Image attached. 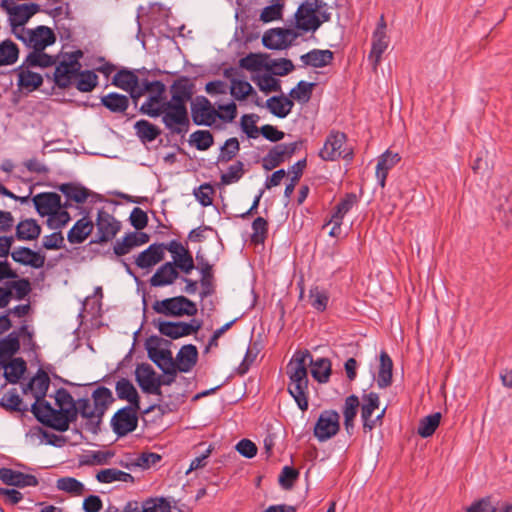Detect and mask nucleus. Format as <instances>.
I'll use <instances>...</instances> for the list:
<instances>
[{
	"instance_id": "6",
	"label": "nucleus",
	"mask_w": 512,
	"mask_h": 512,
	"mask_svg": "<svg viewBox=\"0 0 512 512\" xmlns=\"http://www.w3.org/2000/svg\"><path fill=\"white\" fill-rule=\"evenodd\" d=\"M152 308L158 314L172 317L185 315L192 317L197 314L196 304L185 296L157 300L153 303Z\"/></svg>"
},
{
	"instance_id": "37",
	"label": "nucleus",
	"mask_w": 512,
	"mask_h": 512,
	"mask_svg": "<svg viewBox=\"0 0 512 512\" xmlns=\"http://www.w3.org/2000/svg\"><path fill=\"white\" fill-rule=\"evenodd\" d=\"M57 62V56L49 55L45 52V50H36L30 51L22 63H24L25 66H28L30 68H48L56 65Z\"/></svg>"
},
{
	"instance_id": "56",
	"label": "nucleus",
	"mask_w": 512,
	"mask_h": 512,
	"mask_svg": "<svg viewBox=\"0 0 512 512\" xmlns=\"http://www.w3.org/2000/svg\"><path fill=\"white\" fill-rule=\"evenodd\" d=\"M240 151V144L236 137L229 138L220 148L217 157V163H227L231 161Z\"/></svg>"
},
{
	"instance_id": "17",
	"label": "nucleus",
	"mask_w": 512,
	"mask_h": 512,
	"mask_svg": "<svg viewBox=\"0 0 512 512\" xmlns=\"http://www.w3.org/2000/svg\"><path fill=\"white\" fill-rule=\"evenodd\" d=\"M135 377L143 392L157 396L162 395V391L159 389V381H157V374L150 364L138 365Z\"/></svg>"
},
{
	"instance_id": "11",
	"label": "nucleus",
	"mask_w": 512,
	"mask_h": 512,
	"mask_svg": "<svg viewBox=\"0 0 512 512\" xmlns=\"http://www.w3.org/2000/svg\"><path fill=\"white\" fill-rule=\"evenodd\" d=\"M340 415L335 410L323 411L314 427V435L320 441L324 442L337 434L340 428Z\"/></svg>"
},
{
	"instance_id": "57",
	"label": "nucleus",
	"mask_w": 512,
	"mask_h": 512,
	"mask_svg": "<svg viewBox=\"0 0 512 512\" xmlns=\"http://www.w3.org/2000/svg\"><path fill=\"white\" fill-rule=\"evenodd\" d=\"M6 287H9L14 299L23 300L31 292L30 281L26 278H21L14 281H8L5 283Z\"/></svg>"
},
{
	"instance_id": "35",
	"label": "nucleus",
	"mask_w": 512,
	"mask_h": 512,
	"mask_svg": "<svg viewBox=\"0 0 512 512\" xmlns=\"http://www.w3.org/2000/svg\"><path fill=\"white\" fill-rule=\"evenodd\" d=\"M389 37L387 34L373 33L372 35V47L368 55V59L371 62L373 69H377L381 62L383 53L389 46Z\"/></svg>"
},
{
	"instance_id": "47",
	"label": "nucleus",
	"mask_w": 512,
	"mask_h": 512,
	"mask_svg": "<svg viewBox=\"0 0 512 512\" xmlns=\"http://www.w3.org/2000/svg\"><path fill=\"white\" fill-rule=\"evenodd\" d=\"M134 128L143 142H152L161 134V130L156 125L144 119L138 120Z\"/></svg>"
},
{
	"instance_id": "40",
	"label": "nucleus",
	"mask_w": 512,
	"mask_h": 512,
	"mask_svg": "<svg viewBox=\"0 0 512 512\" xmlns=\"http://www.w3.org/2000/svg\"><path fill=\"white\" fill-rule=\"evenodd\" d=\"M311 366V375L319 383H325L329 380L331 374V362L328 358H317L308 361V366Z\"/></svg>"
},
{
	"instance_id": "33",
	"label": "nucleus",
	"mask_w": 512,
	"mask_h": 512,
	"mask_svg": "<svg viewBox=\"0 0 512 512\" xmlns=\"http://www.w3.org/2000/svg\"><path fill=\"white\" fill-rule=\"evenodd\" d=\"M400 159L401 157L398 153H393L389 150L381 155L376 166V177L381 187L385 186L388 171L392 169Z\"/></svg>"
},
{
	"instance_id": "14",
	"label": "nucleus",
	"mask_w": 512,
	"mask_h": 512,
	"mask_svg": "<svg viewBox=\"0 0 512 512\" xmlns=\"http://www.w3.org/2000/svg\"><path fill=\"white\" fill-rule=\"evenodd\" d=\"M295 21L296 27L305 32H315L323 23L309 0L298 7Z\"/></svg>"
},
{
	"instance_id": "2",
	"label": "nucleus",
	"mask_w": 512,
	"mask_h": 512,
	"mask_svg": "<svg viewBox=\"0 0 512 512\" xmlns=\"http://www.w3.org/2000/svg\"><path fill=\"white\" fill-rule=\"evenodd\" d=\"M55 401L58 409L52 407L49 402L42 405L38 421L43 425L65 432L69 425L77 420V409L72 395L64 388H59L55 394Z\"/></svg>"
},
{
	"instance_id": "60",
	"label": "nucleus",
	"mask_w": 512,
	"mask_h": 512,
	"mask_svg": "<svg viewBox=\"0 0 512 512\" xmlns=\"http://www.w3.org/2000/svg\"><path fill=\"white\" fill-rule=\"evenodd\" d=\"M46 224L52 230H60L66 226L71 220L70 214L67 210H55L52 214L47 216Z\"/></svg>"
},
{
	"instance_id": "39",
	"label": "nucleus",
	"mask_w": 512,
	"mask_h": 512,
	"mask_svg": "<svg viewBox=\"0 0 512 512\" xmlns=\"http://www.w3.org/2000/svg\"><path fill=\"white\" fill-rule=\"evenodd\" d=\"M393 362L390 356L382 351L380 353V365L378 371L377 385L379 388H386L392 383Z\"/></svg>"
},
{
	"instance_id": "45",
	"label": "nucleus",
	"mask_w": 512,
	"mask_h": 512,
	"mask_svg": "<svg viewBox=\"0 0 512 512\" xmlns=\"http://www.w3.org/2000/svg\"><path fill=\"white\" fill-rule=\"evenodd\" d=\"M96 479L100 483H112L115 481L133 483L134 477L124 471L118 470L116 468H108L101 470L97 473Z\"/></svg>"
},
{
	"instance_id": "30",
	"label": "nucleus",
	"mask_w": 512,
	"mask_h": 512,
	"mask_svg": "<svg viewBox=\"0 0 512 512\" xmlns=\"http://www.w3.org/2000/svg\"><path fill=\"white\" fill-rule=\"evenodd\" d=\"M363 404L361 407V418L363 421V428L365 430H372L375 427V421H372L373 412L379 407V395L375 392H370L362 397Z\"/></svg>"
},
{
	"instance_id": "31",
	"label": "nucleus",
	"mask_w": 512,
	"mask_h": 512,
	"mask_svg": "<svg viewBox=\"0 0 512 512\" xmlns=\"http://www.w3.org/2000/svg\"><path fill=\"white\" fill-rule=\"evenodd\" d=\"M41 226L37 223L35 219L27 218L21 220L16 225V232L14 236V240L18 239L20 241H33L36 240L41 234Z\"/></svg>"
},
{
	"instance_id": "63",
	"label": "nucleus",
	"mask_w": 512,
	"mask_h": 512,
	"mask_svg": "<svg viewBox=\"0 0 512 512\" xmlns=\"http://www.w3.org/2000/svg\"><path fill=\"white\" fill-rule=\"evenodd\" d=\"M244 174V164L241 161H237L228 167L226 173L221 175V183L223 185H229L238 182Z\"/></svg>"
},
{
	"instance_id": "49",
	"label": "nucleus",
	"mask_w": 512,
	"mask_h": 512,
	"mask_svg": "<svg viewBox=\"0 0 512 512\" xmlns=\"http://www.w3.org/2000/svg\"><path fill=\"white\" fill-rule=\"evenodd\" d=\"M267 54L249 53L239 60V66L245 70L255 72L262 68L266 69Z\"/></svg>"
},
{
	"instance_id": "42",
	"label": "nucleus",
	"mask_w": 512,
	"mask_h": 512,
	"mask_svg": "<svg viewBox=\"0 0 512 512\" xmlns=\"http://www.w3.org/2000/svg\"><path fill=\"white\" fill-rule=\"evenodd\" d=\"M101 104L113 113H124L129 106L127 96L112 92L101 97Z\"/></svg>"
},
{
	"instance_id": "32",
	"label": "nucleus",
	"mask_w": 512,
	"mask_h": 512,
	"mask_svg": "<svg viewBox=\"0 0 512 512\" xmlns=\"http://www.w3.org/2000/svg\"><path fill=\"white\" fill-rule=\"evenodd\" d=\"M333 58L334 54L332 51L320 49H313L300 56V60L305 66L314 68H322L329 65Z\"/></svg>"
},
{
	"instance_id": "50",
	"label": "nucleus",
	"mask_w": 512,
	"mask_h": 512,
	"mask_svg": "<svg viewBox=\"0 0 512 512\" xmlns=\"http://www.w3.org/2000/svg\"><path fill=\"white\" fill-rule=\"evenodd\" d=\"M301 145V140L288 144H278L272 147L269 152L280 164H282L286 159L291 158Z\"/></svg>"
},
{
	"instance_id": "58",
	"label": "nucleus",
	"mask_w": 512,
	"mask_h": 512,
	"mask_svg": "<svg viewBox=\"0 0 512 512\" xmlns=\"http://www.w3.org/2000/svg\"><path fill=\"white\" fill-rule=\"evenodd\" d=\"M259 116L256 114H244L240 120L241 130L247 135L248 138H258L260 128L256 126Z\"/></svg>"
},
{
	"instance_id": "10",
	"label": "nucleus",
	"mask_w": 512,
	"mask_h": 512,
	"mask_svg": "<svg viewBox=\"0 0 512 512\" xmlns=\"http://www.w3.org/2000/svg\"><path fill=\"white\" fill-rule=\"evenodd\" d=\"M346 135L340 131L332 130L323 145V148L319 152V157L324 161H335L339 158L351 159L352 152H346L342 149L346 143Z\"/></svg>"
},
{
	"instance_id": "53",
	"label": "nucleus",
	"mask_w": 512,
	"mask_h": 512,
	"mask_svg": "<svg viewBox=\"0 0 512 512\" xmlns=\"http://www.w3.org/2000/svg\"><path fill=\"white\" fill-rule=\"evenodd\" d=\"M294 68L293 62L286 58L271 59L268 56V60H266V70L277 76H285L291 73Z\"/></svg>"
},
{
	"instance_id": "12",
	"label": "nucleus",
	"mask_w": 512,
	"mask_h": 512,
	"mask_svg": "<svg viewBox=\"0 0 512 512\" xmlns=\"http://www.w3.org/2000/svg\"><path fill=\"white\" fill-rule=\"evenodd\" d=\"M97 234L94 243H104L112 240L121 228V224L109 212L101 209L97 213Z\"/></svg>"
},
{
	"instance_id": "43",
	"label": "nucleus",
	"mask_w": 512,
	"mask_h": 512,
	"mask_svg": "<svg viewBox=\"0 0 512 512\" xmlns=\"http://www.w3.org/2000/svg\"><path fill=\"white\" fill-rule=\"evenodd\" d=\"M4 369L5 379L11 384H16L25 373L27 366L24 359L20 357L13 359L11 358L9 361H7V366H5Z\"/></svg>"
},
{
	"instance_id": "25",
	"label": "nucleus",
	"mask_w": 512,
	"mask_h": 512,
	"mask_svg": "<svg viewBox=\"0 0 512 512\" xmlns=\"http://www.w3.org/2000/svg\"><path fill=\"white\" fill-rule=\"evenodd\" d=\"M164 259L163 248L159 243L151 244L147 249L138 254L135 264L141 269H150Z\"/></svg>"
},
{
	"instance_id": "1",
	"label": "nucleus",
	"mask_w": 512,
	"mask_h": 512,
	"mask_svg": "<svg viewBox=\"0 0 512 512\" xmlns=\"http://www.w3.org/2000/svg\"><path fill=\"white\" fill-rule=\"evenodd\" d=\"M195 85L186 76L176 79L170 86V99L166 102L165 128L173 135H185L190 128L187 103L192 99Z\"/></svg>"
},
{
	"instance_id": "18",
	"label": "nucleus",
	"mask_w": 512,
	"mask_h": 512,
	"mask_svg": "<svg viewBox=\"0 0 512 512\" xmlns=\"http://www.w3.org/2000/svg\"><path fill=\"white\" fill-rule=\"evenodd\" d=\"M141 82L138 76L130 70H119L112 79V84L130 94V97L136 102V94L141 88Z\"/></svg>"
},
{
	"instance_id": "34",
	"label": "nucleus",
	"mask_w": 512,
	"mask_h": 512,
	"mask_svg": "<svg viewBox=\"0 0 512 512\" xmlns=\"http://www.w3.org/2000/svg\"><path fill=\"white\" fill-rule=\"evenodd\" d=\"M115 390L117 397L121 400H126L129 405L139 407L140 397L132 382L127 378H121L116 382Z\"/></svg>"
},
{
	"instance_id": "59",
	"label": "nucleus",
	"mask_w": 512,
	"mask_h": 512,
	"mask_svg": "<svg viewBox=\"0 0 512 512\" xmlns=\"http://www.w3.org/2000/svg\"><path fill=\"white\" fill-rule=\"evenodd\" d=\"M356 202L357 197L355 194H346V196L336 205L335 211L331 217L336 221H342L344 216L352 209Z\"/></svg>"
},
{
	"instance_id": "48",
	"label": "nucleus",
	"mask_w": 512,
	"mask_h": 512,
	"mask_svg": "<svg viewBox=\"0 0 512 512\" xmlns=\"http://www.w3.org/2000/svg\"><path fill=\"white\" fill-rule=\"evenodd\" d=\"M59 190L68 200H72L76 203H84L89 196V191L85 187L74 183L61 184Z\"/></svg>"
},
{
	"instance_id": "8",
	"label": "nucleus",
	"mask_w": 512,
	"mask_h": 512,
	"mask_svg": "<svg viewBox=\"0 0 512 512\" xmlns=\"http://www.w3.org/2000/svg\"><path fill=\"white\" fill-rule=\"evenodd\" d=\"M190 110L194 124L218 129L222 128L220 125H216L219 111L215 109L210 100L205 96H197L195 101L191 103Z\"/></svg>"
},
{
	"instance_id": "54",
	"label": "nucleus",
	"mask_w": 512,
	"mask_h": 512,
	"mask_svg": "<svg viewBox=\"0 0 512 512\" xmlns=\"http://www.w3.org/2000/svg\"><path fill=\"white\" fill-rule=\"evenodd\" d=\"M189 142L197 150H208L214 144V137L209 130H197L190 135Z\"/></svg>"
},
{
	"instance_id": "5",
	"label": "nucleus",
	"mask_w": 512,
	"mask_h": 512,
	"mask_svg": "<svg viewBox=\"0 0 512 512\" xmlns=\"http://www.w3.org/2000/svg\"><path fill=\"white\" fill-rule=\"evenodd\" d=\"M0 7L8 14L11 31L15 37L20 34L24 25L40 11V5L36 3L16 4L13 0H2Z\"/></svg>"
},
{
	"instance_id": "64",
	"label": "nucleus",
	"mask_w": 512,
	"mask_h": 512,
	"mask_svg": "<svg viewBox=\"0 0 512 512\" xmlns=\"http://www.w3.org/2000/svg\"><path fill=\"white\" fill-rule=\"evenodd\" d=\"M253 92V87L245 80L233 81V85L230 86V94L238 101L245 100Z\"/></svg>"
},
{
	"instance_id": "15",
	"label": "nucleus",
	"mask_w": 512,
	"mask_h": 512,
	"mask_svg": "<svg viewBox=\"0 0 512 512\" xmlns=\"http://www.w3.org/2000/svg\"><path fill=\"white\" fill-rule=\"evenodd\" d=\"M157 327L162 335L178 339L196 333L201 328V322L195 319L189 323L160 321Z\"/></svg>"
},
{
	"instance_id": "46",
	"label": "nucleus",
	"mask_w": 512,
	"mask_h": 512,
	"mask_svg": "<svg viewBox=\"0 0 512 512\" xmlns=\"http://www.w3.org/2000/svg\"><path fill=\"white\" fill-rule=\"evenodd\" d=\"M74 81L80 92H91L98 85V76L94 71L80 69Z\"/></svg>"
},
{
	"instance_id": "27",
	"label": "nucleus",
	"mask_w": 512,
	"mask_h": 512,
	"mask_svg": "<svg viewBox=\"0 0 512 512\" xmlns=\"http://www.w3.org/2000/svg\"><path fill=\"white\" fill-rule=\"evenodd\" d=\"M94 223L87 216L77 220L72 228L68 231L67 240L71 244H81L93 232Z\"/></svg>"
},
{
	"instance_id": "61",
	"label": "nucleus",
	"mask_w": 512,
	"mask_h": 512,
	"mask_svg": "<svg viewBox=\"0 0 512 512\" xmlns=\"http://www.w3.org/2000/svg\"><path fill=\"white\" fill-rule=\"evenodd\" d=\"M252 230V243L263 244L268 233V222L263 217H257L252 222Z\"/></svg>"
},
{
	"instance_id": "36",
	"label": "nucleus",
	"mask_w": 512,
	"mask_h": 512,
	"mask_svg": "<svg viewBox=\"0 0 512 512\" xmlns=\"http://www.w3.org/2000/svg\"><path fill=\"white\" fill-rule=\"evenodd\" d=\"M148 357L163 371V373H171L169 369L176 367V362L172 357V352L168 349L149 347Z\"/></svg>"
},
{
	"instance_id": "62",
	"label": "nucleus",
	"mask_w": 512,
	"mask_h": 512,
	"mask_svg": "<svg viewBox=\"0 0 512 512\" xmlns=\"http://www.w3.org/2000/svg\"><path fill=\"white\" fill-rule=\"evenodd\" d=\"M309 299L314 309L324 311L329 301V295L324 289L316 286L310 289Z\"/></svg>"
},
{
	"instance_id": "21",
	"label": "nucleus",
	"mask_w": 512,
	"mask_h": 512,
	"mask_svg": "<svg viewBox=\"0 0 512 512\" xmlns=\"http://www.w3.org/2000/svg\"><path fill=\"white\" fill-rule=\"evenodd\" d=\"M11 258L21 265L30 266L34 269H40L44 266L46 257L40 252L34 251L28 247H18L11 252Z\"/></svg>"
},
{
	"instance_id": "41",
	"label": "nucleus",
	"mask_w": 512,
	"mask_h": 512,
	"mask_svg": "<svg viewBox=\"0 0 512 512\" xmlns=\"http://www.w3.org/2000/svg\"><path fill=\"white\" fill-rule=\"evenodd\" d=\"M163 503V497L149 498L143 502L130 501L125 505L122 512H159Z\"/></svg>"
},
{
	"instance_id": "9",
	"label": "nucleus",
	"mask_w": 512,
	"mask_h": 512,
	"mask_svg": "<svg viewBox=\"0 0 512 512\" xmlns=\"http://www.w3.org/2000/svg\"><path fill=\"white\" fill-rule=\"evenodd\" d=\"M139 410L140 406H125L113 415L110 425L118 437H124L136 430Z\"/></svg>"
},
{
	"instance_id": "38",
	"label": "nucleus",
	"mask_w": 512,
	"mask_h": 512,
	"mask_svg": "<svg viewBox=\"0 0 512 512\" xmlns=\"http://www.w3.org/2000/svg\"><path fill=\"white\" fill-rule=\"evenodd\" d=\"M266 106L273 115L279 118H285L291 112L294 103L288 97L273 96L266 101Z\"/></svg>"
},
{
	"instance_id": "52",
	"label": "nucleus",
	"mask_w": 512,
	"mask_h": 512,
	"mask_svg": "<svg viewBox=\"0 0 512 512\" xmlns=\"http://www.w3.org/2000/svg\"><path fill=\"white\" fill-rule=\"evenodd\" d=\"M58 490L64 491L74 496L83 495L86 491L82 482L73 477H61L56 482Z\"/></svg>"
},
{
	"instance_id": "20",
	"label": "nucleus",
	"mask_w": 512,
	"mask_h": 512,
	"mask_svg": "<svg viewBox=\"0 0 512 512\" xmlns=\"http://www.w3.org/2000/svg\"><path fill=\"white\" fill-rule=\"evenodd\" d=\"M0 480L7 485L20 488L34 487L39 483L34 475L25 474L10 468H0Z\"/></svg>"
},
{
	"instance_id": "26",
	"label": "nucleus",
	"mask_w": 512,
	"mask_h": 512,
	"mask_svg": "<svg viewBox=\"0 0 512 512\" xmlns=\"http://www.w3.org/2000/svg\"><path fill=\"white\" fill-rule=\"evenodd\" d=\"M179 273L172 262L161 265L152 275L149 283L152 287H164L171 285L178 278Z\"/></svg>"
},
{
	"instance_id": "3",
	"label": "nucleus",
	"mask_w": 512,
	"mask_h": 512,
	"mask_svg": "<svg viewBox=\"0 0 512 512\" xmlns=\"http://www.w3.org/2000/svg\"><path fill=\"white\" fill-rule=\"evenodd\" d=\"M308 361H311L308 350L297 351L286 368L290 379L288 391L302 411L308 409Z\"/></svg>"
},
{
	"instance_id": "51",
	"label": "nucleus",
	"mask_w": 512,
	"mask_h": 512,
	"mask_svg": "<svg viewBox=\"0 0 512 512\" xmlns=\"http://www.w3.org/2000/svg\"><path fill=\"white\" fill-rule=\"evenodd\" d=\"M19 55L17 45L7 39L0 43V67L14 64Z\"/></svg>"
},
{
	"instance_id": "19",
	"label": "nucleus",
	"mask_w": 512,
	"mask_h": 512,
	"mask_svg": "<svg viewBox=\"0 0 512 512\" xmlns=\"http://www.w3.org/2000/svg\"><path fill=\"white\" fill-rule=\"evenodd\" d=\"M36 211L42 217L48 216L62 207L61 197L55 192H44L32 198Z\"/></svg>"
},
{
	"instance_id": "55",
	"label": "nucleus",
	"mask_w": 512,
	"mask_h": 512,
	"mask_svg": "<svg viewBox=\"0 0 512 512\" xmlns=\"http://www.w3.org/2000/svg\"><path fill=\"white\" fill-rule=\"evenodd\" d=\"M440 419H441L440 413H434V414H431V415H428V416L422 418L419 421V425H418V429H417L418 434L423 438H427V437H430L431 435H433V433L439 426Z\"/></svg>"
},
{
	"instance_id": "28",
	"label": "nucleus",
	"mask_w": 512,
	"mask_h": 512,
	"mask_svg": "<svg viewBox=\"0 0 512 512\" xmlns=\"http://www.w3.org/2000/svg\"><path fill=\"white\" fill-rule=\"evenodd\" d=\"M18 82L17 85L20 89H25L32 92L38 89L43 84V77L35 72L30 71V67L22 63L17 69Z\"/></svg>"
},
{
	"instance_id": "7",
	"label": "nucleus",
	"mask_w": 512,
	"mask_h": 512,
	"mask_svg": "<svg viewBox=\"0 0 512 512\" xmlns=\"http://www.w3.org/2000/svg\"><path fill=\"white\" fill-rule=\"evenodd\" d=\"M16 38L23 42L31 51L45 50L56 42L54 31L44 25L37 26L34 29H21L20 34Z\"/></svg>"
},
{
	"instance_id": "44",
	"label": "nucleus",
	"mask_w": 512,
	"mask_h": 512,
	"mask_svg": "<svg viewBox=\"0 0 512 512\" xmlns=\"http://www.w3.org/2000/svg\"><path fill=\"white\" fill-rule=\"evenodd\" d=\"M20 350L19 334L10 332L0 339V358L10 360Z\"/></svg>"
},
{
	"instance_id": "16",
	"label": "nucleus",
	"mask_w": 512,
	"mask_h": 512,
	"mask_svg": "<svg viewBox=\"0 0 512 512\" xmlns=\"http://www.w3.org/2000/svg\"><path fill=\"white\" fill-rule=\"evenodd\" d=\"M50 385V379L48 375L45 372H39L35 377L32 378L30 383L28 384V388L31 390L35 402L32 404L31 412L35 416L36 419H38V416L41 414L38 411L41 410V407L45 402V396L47 393V390Z\"/></svg>"
},
{
	"instance_id": "29",
	"label": "nucleus",
	"mask_w": 512,
	"mask_h": 512,
	"mask_svg": "<svg viewBox=\"0 0 512 512\" xmlns=\"http://www.w3.org/2000/svg\"><path fill=\"white\" fill-rule=\"evenodd\" d=\"M198 351L192 344L184 345L176 355V370L180 372H189L196 364Z\"/></svg>"
},
{
	"instance_id": "24",
	"label": "nucleus",
	"mask_w": 512,
	"mask_h": 512,
	"mask_svg": "<svg viewBox=\"0 0 512 512\" xmlns=\"http://www.w3.org/2000/svg\"><path fill=\"white\" fill-rule=\"evenodd\" d=\"M150 237L144 232H130L122 240H117L113 250L117 256L128 254L133 248L149 242Z\"/></svg>"
},
{
	"instance_id": "23",
	"label": "nucleus",
	"mask_w": 512,
	"mask_h": 512,
	"mask_svg": "<svg viewBox=\"0 0 512 512\" xmlns=\"http://www.w3.org/2000/svg\"><path fill=\"white\" fill-rule=\"evenodd\" d=\"M93 408L97 416L96 427L102 421L109 406L115 401L112 391L107 387L100 386L92 393Z\"/></svg>"
},
{
	"instance_id": "4",
	"label": "nucleus",
	"mask_w": 512,
	"mask_h": 512,
	"mask_svg": "<svg viewBox=\"0 0 512 512\" xmlns=\"http://www.w3.org/2000/svg\"><path fill=\"white\" fill-rule=\"evenodd\" d=\"M165 92L166 86L163 82L144 79L141 82V88L136 94V101L146 93L149 94L146 101L141 105L140 112L152 118L161 117V121L164 125L165 114L168 111L166 106L168 100L165 96Z\"/></svg>"
},
{
	"instance_id": "13",
	"label": "nucleus",
	"mask_w": 512,
	"mask_h": 512,
	"mask_svg": "<svg viewBox=\"0 0 512 512\" xmlns=\"http://www.w3.org/2000/svg\"><path fill=\"white\" fill-rule=\"evenodd\" d=\"M298 37L293 29L273 28L266 31L262 37L263 45L272 50H281L289 47Z\"/></svg>"
},
{
	"instance_id": "22",
	"label": "nucleus",
	"mask_w": 512,
	"mask_h": 512,
	"mask_svg": "<svg viewBox=\"0 0 512 512\" xmlns=\"http://www.w3.org/2000/svg\"><path fill=\"white\" fill-rule=\"evenodd\" d=\"M80 69L72 65L64 58L58 61L53 73V80L57 87L66 89L70 87Z\"/></svg>"
}]
</instances>
